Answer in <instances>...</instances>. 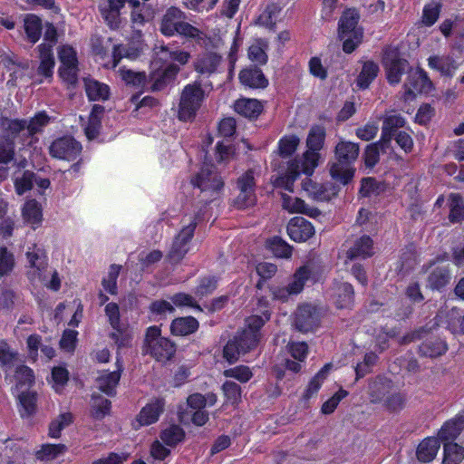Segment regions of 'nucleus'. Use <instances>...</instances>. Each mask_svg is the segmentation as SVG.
<instances>
[{
    "instance_id": "obj_1",
    "label": "nucleus",
    "mask_w": 464,
    "mask_h": 464,
    "mask_svg": "<svg viewBox=\"0 0 464 464\" xmlns=\"http://www.w3.org/2000/svg\"><path fill=\"white\" fill-rule=\"evenodd\" d=\"M325 140L324 127L313 126L306 139L307 150L300 160H295L288 163L285 173L279 175L273 181L276 188H281L287 191L294 190V184L301 173L311 176L320 160L319 151L323 149Z\"/></svg>"
},
{
    "instance_id": "obj_2",
    "label": "nucleus",
    "mask_w": 464,
    "mask_h": 464,
    "mask_svg": "<svg viewBox=\"0 0 464 464\" xmlns=\"http://www.w3.org/2000/svg\"><path fill=\"white\" fill-rule=\"evenodd\" d=\"M154 53L156 57L150 64V82L151 89L156 91L174 79L179 72V65H185L190 54L184 50H170L165 45L155 47Z\"/></svg>"
},
{
    "instance_id": "obj_3",
    "label": "nucleus",
    "mask_w": 464,
    "mask_h": 464,
    "mask_svg": "<svg viewBox=\"0 0 464 464\" xmlns=\"http://www.w3.org/2000/svg\"><path fill=\"white\" fill-rule=\"evenodd\" d=\"M359 145L354 142L340 140L335 146L334 153L337 161L330 166L333 179L343 185L348 184L353 178L355 169L353 164L359 155Z\"/></svg>"
},
{
    "instance_id": "obj_4",
    "label": "nucleus",
    "mask_w": 464,
    "mask_h": 464,
    "mask_svg": "<svg viewBox=\"0 0 464 464\" xmlns=\"http://www.w3.org/2000/svg\"><path fill=\"white\" fill-rule=\"evenodd\" d=\"M185 19L186 14L183 11L171 6L167 9L161 18L160 31L166 36L179 34L200 43L204 39V33L187 23Z\"/></svg>"
},
{
    "instance_id": "obj_5",
    "label": "nucleus",
    "mask_w": 464,
    "mask_h": 464,
    "mask_svg": "<svg viewBox=\"0 0 464 464\" xmlns=\"http://www.w3.org/2000/svg\"><path fill=\"white\" fill-rule=\"evenodd\" d=\"M50 117L45 111L37 112L29 121L26 120H9L4 123V126L9 135L14 139L18 138L23 143L25 138H31L40 133L49 124ZM33 140L29 143H32Z\"/></svg>"
},
{
    "instance_id": "obj_6",
    "label": "nucleus",
    "mask_w": 464,
    "mask_h": 464,
    "mask_svg": "<svg viewBox=\"0 0 464 464\" xmlns=\"http://www.w3.org/2000/svg\"><path fill=\"white\" fill-rule=\"evenodd\" d=\"M206 98L199 82L187 84L181 92L178 109V118L182 121H192Z\"/></svg>"
},
{
    "instance_id": "obj_7",
    "label": "nucleus",
    "mask_w": 464,
    "mask_h": 464,
    "mask_svg": "<svg viewBox=\"0 0 464 464\" xmlns=\"http://www.w3.org/2000/svg\"><path fill=\"white\" fill-rule=\"evenodd\" d=\"M359 14L355 9L346 10L339 22V35L343 41V50L351 53L361 44L362 30L357 26Z\"/></svg>"
},
{
    "instance_id": "obj_8",
    "label": "nucleus",
    "mask_w": 464,
    "mask_h": 464,
    "mask_svg": "<svg viewBox=\"0 0 464 464\" xmlns=\"http://www.w3.org/2000/svg\"><path fill=\"white\" fill-rule=\"evenodd\" d=\"M144 348L147 353L162 362L170 360L176 352L175 344L169 339L161 336L158 326L147 329Z\"/></svg>"
},
{
    "instance_id": "obj_9",
    "label": "nucleus",
    "mask_w": 464,
    "mask_h": 464,
    "mask_svg": "<svg viewBox=\"0 0 464 464\" xmlns=\"http://www.w3.org/2000/svg\"><path fill=\"white\" fill-rule=\"evenodd\" d=\"M269 316L270 314L266 311L262 316L252 315L246 319V328L238 336L235 337L238 346H240V351H242L243 353H246L257 346L261 338L259 330L264 325L265 322L269 319Z\"/></svg>"
},
{
    "instance_id": "obj_10",
    "label": "nucleus",
    "mask_w": 464,
    "mask_h": 464,
    "mask_svg": "<svg viewBox=\"0 0 464 464\" xmlns=\"http://www.w3.org/2000/svg\"><path fill=\"white\" fill-rule=\"evenodd\" d=\"M197 223L194 218L189 217L183 220L182 227L173 239L169 247L168 257L172 262L180 261L190 249V242L193 238Z\"/></svg>"
},
{
    "instance_id": "obj_11",
    "label": "nucleus",
    "mask_w": 464,
    "mask_h": 464,
    "mask_svg": "<svg viewBox=\"0 0 464 464\" xmlns=\"http://www.w3.org/2000/svg\"><path fill=\"white\" fill-rule=\"evenodd\" d=\"M191 184L206 197L216 198L223 187V180L214 172L213 166L205 162L200 171L191 179Z\"/></svg>"
},
{
    "instance_id": "obj_12",
    "label": "nucleus",
    "mask_w": 464,
    "mask_h": 464,
    "mask_svg": "<svg viewBox=\"0 0 464 464\" xmlns=\"http://www.w3.org/2000/svg\"><path fill=\"white\" fill-rule=\"evenodd\" d=\"M386 78L390 84H398L402 74L410 72V66L407 60L402 59L396 47H388L384 51L382 59Z\"/></svg>"
},
{
    "instance_id": "obj_13",
    "label": "nucleus",
    "mask_w": 464,
    "mask_h": 464,
    "mask_svg": "<svg viewBox=\"0 0 464 464\" xmlns=\"http://www.w3.org/2000/svg\"><path fill=\"white\" fill-rule=\"evenodd\" d=\"M105 314L113 329L111 337L119 347H125L130 343L132 333L130 327L122 323L120 318V308L115 303H109L105 306Z\"/></svg>"
},
{
    "instance_id": "obj_14",
    "label": "nucleus",
    "mask_w": 464,
    "mask_h": 464,
    "mask_svg": "<svg viewBox=\"0 0 464 464\" xmlns=\"http://www.w3.org/2000/svg\"><path fill=\"white\" fill-rule=\"evenodd\" d=\"M27 261V277L32 283L44 281V274L46 272L48 262L44 250L36 245L29 246L25 252Z\"/></svg>"
},
{
    "instance_id": "obj_15",
    "label": "nucleus",
    "mask_w": 464,
    "mask_h": 464,
    "mask_svg": "<svg viewBox=\"0 0 464 464\" xmlns=\"http://www.w3.org/2000/svg\"><path fill=\"white\" fill-rule=\"evenodd\" d=\"M58 57L61 63L59 68L60 77L70 84L77 81L78 60L75 50L70 45H63L58 51Z\"/></svg>"
},
{
    "instance_id": "obj_16",
    "label": "nucleus",
    "mask_w": 464,
    "mask_h": 464,
    "mask_svg": "<svg viewBox=\"0 0 464 464\" xmlns=\"http://www.w3.org/2000/svg\"><path fill=\"white\" fill-rule=\"evenodd\" d=\"M238 195L235 199V205L238 208H246L255 205L256 197L255 193V173L248 170L244 173L237 181Z\"/></svg>"
},
{
    "instance_id": "obj_17",
    "label": "nucleus",
    "mask_w": 464,
    "mask_h": 464,
    "mask_svg": "<svg viewBox=\"0 0 464 464\" xmlns=\"http://www.w3.org/2000/svg\"><path fill=\"white\" fill-rule=\"evenodd\" d=\"M432 82L421 69L411 70L404 84V99L411 100L416 93L429 92Z\"/></svg>"
},
{
    "instance_id": "obj_18",
    "label": "nucleus",
    "mask_w": 464,
    "mask_h": 464,
    "mask_svg": "<svg viewBox=\"0 0 464 464\" xmlns=\"http://www.w3.org/2000/svg\"><path fill=\"white\" fill-rule=\"evenodd\" d=\"M165 401L161 398L152 399L147 403L137 415L132 422V427L135 430L142 426H148L158 421L160 414L163 412Z\"/></svg>"
},
{
    "instance_id": "obj_19",
    "label": "nucleus",
    "mask_w": 464,
    "mask_h": 464,
    "mask_svg": "<svg viewBox=\"0 0 464 464\" xmlns=\"http://www.w3.org/2000/svg\"><path fill=\"white\" fill-rule=\"evenodd\" d=\"M82 150L81 144L72 138H62L54 140L50 148V154L56 159L73 160Z\"/></svg>"
},
{
    "instance_id": "obj_20",
    "label": "nucleus",
    "mask_w": 464,
    "mask_h": 464,
    "mask_svg": "<svg viewBox=\"0 0 464 464\" xmlns=\"http://www.w3.org/2000/svg\"><path fill=\"white\" fill-rule=\"evenodd\" d=\"M319 322L318 313L311 304L300 305L295 313V324L296 328L304 333L313 331Z\"/></svg>"
},
{
    "instance_id": "obj_21",
    "label": "nucleus",
    "mask_w": 464,
    "mask_h": 464,
    "mask_svg": "<svg viewBox=\"0 0 464 464\" xmlns=\"http://www.w3.org/2000/svg\"><path fill=\"white\" fill-rule=\"evenodd\" d=\"M428 65L430 69L439 72L443 76L452 77L460 63L454 53L446 55H431L428 59Z\"/></svg>"
},
{
    "instance_id": "obj_22",
    "label": "nucleus",
    "mask_w": 464,
    "mask_h": 464,
    "mask_svg": "<svg viewBox=\"0 0 464 464\" xmlns=\"http://www.w3.org/2000/svg\"><path fill=\"white\" fill-rule=\"evenodd\" d=\"M290 238L295 242H304L314 234L313 225L304 218H294L287 226Z\"/></svg>"
},
{
    "instance_id": "obj_23",
    "label": "nucleus",
    "mask_w": 464,
    "mask_h": 464,
    "mask_svg": "<svg viewBox=\"0 0 464 464\" xmlns=\"http://www.w3.org/2000/svg\"><path fill=\"white\" fill-rule=\"evenodd\" d=\"M464 430V416L458 414L447 420L438 431V440L441 442H453Z\"/></svg>"
},
{
    "instance_id": "obj_24",
    "label": "nucleus",
    "mask_w": 464,
    "mask_h": 464,
    "mask_svg": "<svg viewBox=\"0 0 464 464\" xmlns=\"http://www.w3.org/2000/svg\"><path fill=\"white\" fill-rule=\"evenodd\" d=\"M116 367L117 369L113 372H102L96 380L98 388L107 395L115 394V389L121 379L123 366L120 359H117Z\"/></svg>"
},
{
    "instance_id": "obj_25",
    "label": "nucleus",
    "mask_w": 464,
    "mask_h": 464,
    "mask_svg": "<svg viewBox=\"0 0 464 464\" xmlns=\"http://www.w3.org/2000/svg\"><path fill=\"white\" fill-rule=\"evenodd\" d=\"M303 189L314 199L326 201L336 195L337 189L332 184L320 185L306 178L302 183Z\"/></svg>"
},
{
    "instance_id": "obj_26",
    "label": "nucleus",
    "mask_w": 464,
    "mask_h": 464,
    "mask_svg": "<svg viewBox=\"0 0 464 464\" xmlns=\"http://www.w3.org/2000/svg\"><path fill=\"white\" fill-rule=\"evenodd\" d=\"M393 383L384 377H377L368 384L367 392L370 401L372 403H382L392 388Z\"/></svg>"
},
{
    "instance_id": "obj_27",
    "label": "nucleus",
    "mask_w": 464,
    "mask_h": 464,
    "mask_svg": "<svg viewBox=\"0 0 464 464\" xmlns=\"http://www.w3.org/2000/svg\"><path fill=\"white\" fill-rule=\"evenodd\" d=\"M348 259L367 258L373 255V244L371 237L362 236L357 238L346 250Z\"/></svg>"
},
{
    "instance_id": "obj_28",
    "label": "nucleus",
    "mask_w": 464,
    "mask_h": 464,
    "mask_svg": "<svg viewBox=\"0 0 464 464\" xmlns=\"http://www.w3.org/2000/svg\"><path fill=\"white\" fill-rule=\"evenodd\" d=\"M221 56L216 53H204L195 61V70L200 74L215 72L221 63Z\"/></svg>"
},
{
    "instance_id": "obj_29",
    "label": "nucleus",
    "mask_w": 464,
    "mask_h": 464,
    "mask_svg": "<svg viewBox=\"0 0 464 464\" xmlns=\"http://www.w3.org/2000/svg\"><path fill=\"white\" fill-rule=\"evenodd\" d=\"M22 216L24 222L35 229L43 220L41 205L35 199L27 200L22 208Z\"/></svg>"
},
{
    "instance_id": "obj_30",
    "label": "nucleus",
    "mask_w": 464,
    "mask_h": 464,
    "mask_svg": "<svg viewBox=\"0 0 464 464\" xmlns=\"http://www.w3.org/2000/svg\"><path fill=\"white\" fill-rule=\"evenodd\" d=\"M314 281H316V278L313 270L309 266H304L295 271L288 286L291 293L298 295L302 292L306 283Z\"/></svg>"
},
{
    "instance_id": "obj_31",
    "label": "nucleus",
    "mask_w": 464,
    "mask_h": 464,
    "mask_svg": "<svg viewBox=\"0 0 464 464\" xmlns=\"http://www.w3.org/2000/svg\"><path fill=\"white\" fill-rule=\"evenodd\" d=\"M39 49V58L40 64L38 67V74L45 77L51 78L53 72L54 67V58L52 52L51 44H40L38 46Z\"/></svg>"
},
{
    "instance_id": "obj_32",
    "label": "nucleus",
    "mask_w": 464,
    "mask_h": 464,
    "mask_svg": "<svg viewBox=\"0 0 464 464\" xmlns=\"http://www.w3.org/2000/svg\"><path fill=\"white\" fill-rule=\"evenodd\" d=\"M439 450V440L435 437H428L419 444L416 455L420 461L430 462L435 459Z\"/></svg>"
},
{
    "instance_id": "obj_33",
    "label": "nucleus",
    "mask_w": 464,
    "mask_h": 464,
    "mask_svg": "<svg viewBox=\"0 0 464 464\" xmlns=\"http://www.w3.org/2000/svg\"><path fill=\"white\" fill-rule=\"evenodd\" d=\"M239 80L242 84L249 88H265L268 84L262 71L257 68H248L241 71Z\"/></svg>"
},
{
    "instance_id": "obj_34",
    "label": "nucleus",
    "mask_w": 464,
    "mask_h": 464,
    "mask_svg": "<svg viewBox=\"0 0 464 464\" xmlns=\"http://www.w3.org/2000/svg\"><path fill=\"white\" fill-rule=\"evenodd\" d=\"M18 411L23 419L31 418L36 412V393L34 392H22L17 396Z\"/></svg>"
},
{
    "instance_id": "obj_35",
    "label": "nucleus",
    "mask_w": 464,
    "mask_h": 464,
    "mask_svg": "<svg viewBox=\"0 0 464 464\" xmlns=\"http://www.w3.org/2000/svg\"><path fill=\"white\" fill-rule=\"evenodd\" d=\"M282 201L283 208L289 213H303L310 217H315L318 214L317 209L307 207L301 198L282 194Z\"/></svg>"
},
{
    "instance_id": "obj_36",
    "label": "nucleus",
    "mask_w": 464,
    "mask_h": 464,
    "mask_svg": "<svg viewBox=\"0 0 464 464\" xmlns=\"http://www.w3.org/2000/svg\"><path fill=\"white\" fill-rule=\"evenodd\" d=\"M235 111L248 119H255L258 117L263 110L260 102L256 99H239L234 104Z\"/></svg>"
},
{
    "instance_id": "obj_37",
    "label": "nucleus",
    "mask_w": 464,
    "mask_h": 464,
    "mask_svg": "<svg viewBox=\"0 0 464 464\" xmlns=\"http://www.w3.org/2000/svg\"><path fill=\"white\" fill-rule=\"evenodd\" d=\"M404 125V119L398 114H389L384 118L382 129V144H390L396 130Z\"/></svg>"
},
{
    "instance_id": "obj_38",
    "label": "nucleus",
    "mask_w": 464,
    "mask_h": 464,
    "mask_svg": "<svg viewBox=\"0 0 464 464\" xmlns=\"http://www.w3.org/2000/svg\"><path fill=\"white\" fill-rule=\"evenodd\" d=\"M198 328V322L192 316L179 317L172 321L170 331L172 334L186 336L193 334Z\"/></svg>"
},
{
    "instance_id": "obj_39",
    "label": "nucleus",
    "mask_w": 464,
    "mask_h": 464,
    "mask_svg": "<svg viewBox=\"0 0 464 464\" xmlns=\"http://www.w3.org/2000/svg\"><path fill=\"white\" fill-rule=\"evenodd\" d=\"M66 450L67 447L64 444L45 443L41 445L40 448L35 450L34 456L36 459L41 461H52L63 455Z\"/></svg>"
},
{
    "instance_id": "obj_40",
    "label": "nucleus",
    "mask_w": 464,
    "mask_h": 464,
    "mask_svg": "<svg viewBox=\"0 0 464 464\" xmlns=\"http://www.w3.org/2000/svg\"><path fill=\"white\" fill-rule=\"evenodd\" d=\"M145 44L138 41L137 43H133L129 48H125L122 45L115 46L113 50V64L112 67H116L118 62L122 58L126 57L130 60L137 59L140 54L144 51Z\"/></svg>"
},
{
    "instance_id": "obj_41",
    "label": "nucleus",
    "mask_w": 464,
    "mask_h": 464,
    "mask_svg": "<svg viewBox=\"0 0 464 464\" xmlns=\"http://www.w3.org/2000/svg\"><path fill=\"white\" fill-rule=\"evenodd\" d=\"M267 49L268 42L266 40L261 38L255 39L248 47V58L257 64H266L268 60Z\"/></svg>"
},
{
    "instance_id": "obj_42",
    "label": "nucleus",
    "mask_w": 464,
    "mask_h": 464,
    "mask_svg": "<svg viewBox=\"0 0 464 464\" xmlns=\"http://www.w3.org/2000/svg\"><path fill=\"white\" fill-rule=\"evenodd\" d=\"M24 28L28 41L35 44L42 34V21L34 14H28L24 18Z\"/></svg>"
},
{
    "instance_id": "obj_43",
    "label": "nucleus",
    "mask_w": 464,
    "mask_h": 464,
    "mask_svg": "<svg viewBox=\"0 0 464 464\" xmlns=\"http://www.w3.org/2000/svg\"><path fill=\"white\" fill-rule=\"evenodd\" d=\"M103 111L104 109L101 105H94L92 107L87 124H83L84 132L88 140H92L97 137Z\"/></svg>"
},
{
    "instance_id": "obj_44",
    "label": "nucleus",
    "mask_w": 464,
    "mask_h": 464,
    "mask_svg": "<svg viewBox=\"0 0 464 464\" xmlns=\"http://www.w3.org/2000/svg\"><path fill=\"white\" fill-rule=\"evenodd\" d=\"M85 92L90 100H106L109 97V87L93 79L84 80Z\"/></svg>"
},
{
    "instance_id": "obj_45",
    "label": "nucleus",
    "mask_w": 464,
    "mask_h": 464,
    "mask_svg": "<svg viewBox=\"0 0 464 464\" xmlns=\"http://www.w3.org/2000/svg\"><path fill=\"white\" fill-rule=\"evenodd\" d=\"M464 459V447L455 442L443 445L442 464H459Z\"/></svg>"
},
{
    "instance_id": "obj_46",
    "label": "nucleus",
    "mask_w": 464,
    "mask_h": 464,
    "mask_svg": "<svg viewBox=\"0 0 464 464\" xmlns=\"http://www.w3.org/2000/svg\"><path fill=\"white\" fill-rule=\"evenodd\" d=\"M72 422V415L70 412H63L53 419L48 429V436L52 439H59L62 431L71 425Z\"/></svg>"
},
{
    "instance_id": "obj_47",
    "label": "nucleus",
    "mask_w": 464,
    "mask_h": 464,
    "mask_svg": "<svg viewBox=\"0 0 464 464\" xmlns=\"http://www.w3.org/2000/svg\"><path fill=\"white\" fill-rule=\"evenodd\" d=\"M217 395L213 392L207 394L193 393L187 399L189 408L195 411H203L205 407H211L217 402Z\"/></svg>"
},
{
    "instance_id": "obj_48",
    "label": "nucleus",
    "mask_w": 464,
    "mask_h": 464,
    "mask_svg": "<svg viewBox=\"0 0 464 464\" xmlns=\"http://www.w3.org/2000/svg\"><path fill=\"white\" fill-rule=\"evenodd\" d=\"M447 350V343L440 339L427 340L420 346V353L431 358L442 355Z\"/></svg>"
},
{
    "instance_id": "obj_49",
    "label": "nucleus",
    "mask_w": 464,
    "mask_h": 464,
    "mask_svg": "<svg viewBox=\"0 0 464 464\" xmlns=\"http://www.w3.org/2000/svg\"><path fill=\"white\" fill-rule=\"evenodd\" d=\"M332 365L326 364L324 365L319 372L310 381L307 388L305 389L303 397L304 400H309L314 397L321 388L323 382H324L327 374L329 373Z\"/></svg>"
},
{
    "instance_id": "obj_50",
    "label": "nucleus",
    "mask_w": 464,
    "mask_h": 464,
    "mask_svg": "<svg viewBox=\"0 0 464 464\" xmlns=\"http://www.w3.org/2000/svg\"><path fill=\"white\" fill-rule=\"evenodd\" d=\"M280 7L277 5H269L258 16L256 24L260 26L272 29L278 20Z\"/></svg>"
},
{
    "instance_id": "obj_51",
    "label": "nucleus",
    "mask_w": 464,
    "mask_h": 464,
    "mask_svg": "<svg viewBox=\"0 0 464 464\" xmlns=\"http://www.w3.org/2000/svg\"><path fill=\"white\" fill-rule=\"evenodd\" d=\"M120 76L126 84L136 89H144L147 85V78L143 72H136L131 70L121 68L119 71Z\"/></svg>"
},
{
    "instance_id": "obj_52",
    "label": "nucleus",
    "mask_w": 464,
    "mask_h": 464,
    "mask_svg": "<svg viewBox=\"0 0 464 464\" xmlns=\"http://www.w3.org/2000/svg\"><path fill=\"white\" fill-rule=\"evenodd\" d=\"M379 72V67L373 62L364 63L362 72L357 79V85L362 88H367L370 83L375 79Z\"/></svg>"
},
{
    "instance_id": "obj_53",
    "label": "nucleus",
    "mask_w": 464,
    "mask_h": 464,
    "mask_svg": "<svg viewBox=\"0 0 464 464\" xmlns=\"http://www.w3.org/2000/svg\"><path fill=\"white\" fill-rule=\"evenodd\" d=\"M441 4L440 1L432 0L423 7L421 21L427 26L433 25L440 14Z\"/></svg>"
},
{
    "instance_id": "obj_54",
    "label": "nucleus",
    "mask_w": 464,
    "mask_h": 464,
    "mask_svg": "<svg viewBox=\"0 0 464 464\" xmlns=\"http://www.w3.org/2000/svg\"><path fill=\"white\" fill-rule=\"evenodd\" d=\"M266 246L277 257L288 258L292 255V247L277 237L267 240Z\"/></svg>"
},
{
    "instance_id": "obj_55",
    "label": "nucleus",
    "mask_w": 464,
    "mask_h": 464,
    "mask_svg": "<svg viewBox=\"0 0 464 464\" xmlns=\"http://www.w3.org/2000/svg\"><path fill=\"white\" fill-rule=\"evenodd\" d=\"M353 289L348 283H342L336 288L335 304L339 308L349 307L353 302Z\"/></svg>"
},
{
    "instance_id": "obj_56",
    "label": "nucleus",
    "mask_w": 464,
    "mask_h": 464,
    "mask_svg": "<svg viewBox=\"0 0 464 464\" xmlns=\"http://www.w3.org/2000/svg\"><path fill=\"white\" fill-rule=\"evenodd\" d=\"M382 404L391 411H398L404 407L405 397L392 385L391 392L388 393Z\"/></svg>"
},
{
    "instance_id": "obj_57",
    "label": "nucleus",
    "mask_w": 464,
    "mask_h": 464,
    "mask_svg": "<svg viewBox=\"0 0 464 464\" xmlns=\"http://www.w3.org/2000/svg\"><path fill=\"white\" fill-rule=\"evenodd\" d=\"M389 144H382L381 140L378 142L369 144L363 153L364 163L366 167L372 168L379 161L380 149L383 151Z\"/></svg>"
},
{
    "instance_id": "obj_58",
    "label": "nucleus",
    "mask_w": 464,
    "mask_h": 464,
    "mask_svg": "<svg viewBox=\"0 0 464 464\" xmlns=\"http://www.w3.org/2000/svg\"><path fill=\"white\" fill-rule=\"evenodd\" d=\"M69 380V372L63 366L53 367L51 374V385L56 392H61Z\"/></svg>"
},
{
    "instance_id": "obj_59",
    "label": "nucleus",
    "mask_w": 464,
    "mask_h": 464,
    "mask_svg": "<svg viewBox=\"0 0 464 464\" xmlns=\"http://www.w3.org/2000/svg\"><path fill=\"white\" fill-rule=\"evenodd\" d=\"M185 432L179 426L171 425L161 432L160 439L168 446H175L183 440Z\"/></svg>"
},
{
    "instance_id": "obj_60",
    "label": "nucleus",
    "mask_w": 464,
    "mask_h": 464,
    "mask_svg": "<svg viewBox=\"0 0 464 464\" xmlns=\"http://www.w3.org/2000/svg\"><path fill=\"white\" fill-rule=\"evenodd\" d=\"M450 219L458 222L464 218V202L458 194H450L449 197Z\"/></svg>"
},
{
    "instance_id": "obj_61",
    "label": "nucleus",
    "mask_w": 464,
    "mask_h": 464,
    "mask_svg": "<svg viewBox=\"0 0 464 464\" xmlns=\"http://www.w3.org/2000/svg\"><path fill=\"white\" fill-rule=\"evenodd\" d=\"M175 308L173 304L168 300H157L151 303L150 312L154 320L165 317L169 314H172Z\"/></svg>"
},
{
    "instance_id": "obj_62",
    "label": "nucleus",
    "mask_w": 464,
    "mask_h": 464,
    "mask_svg": "<svg viewBox=\"0 0 464 464\" xmlns=\"http://www.w3.org/2000/svg\"><path fill=\"white\" fill-rule=\"evenodd\" d=\"M226 378L235 379L242 383L248 382L253 377L251 369L246 365H238L223 372Z\"/></svg>"
},
{
    "instance_id": "obj_63",
    "label": "nucleus",
    "mask_w": 464,
    "mask_h": 464,
    "mask_svg": "<svg viewBox=\"0 0 464 464\" xmlns=\"http://www.w3.org/2000/svg\"><path fill=\"white\" fill-rule=\"evenodd\" d=\"M0 363L8 372L19 363L17 353L13 352L6 343L0 344Z\"/></svg>"
},
{
    "instance_id": "obj_64",
    "label": "nucleus",
    "mask_w": 464,
    "mask_h": 464,
    "mask_svg": "<svg viewBox=\"0 0 464 464\" xmlns=\"http://www.w3.org/2000/svg\"><path fill=\"white\" fill-rule=\"evenodd\" d=\"M300 140L295 135L283 137L278 142V150L282 157L291 156L297 149Z\"/></svg>"
}]
</instances>
